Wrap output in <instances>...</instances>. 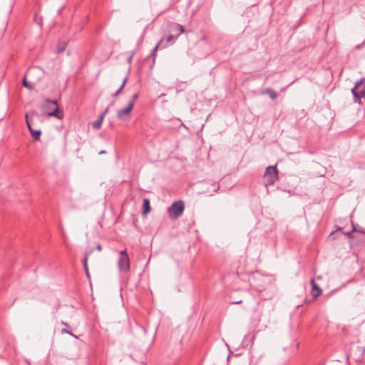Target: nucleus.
<instances>
[{"mask_svg":"<svg viewBox=\"0 0 365 365\" xmlns=\"http://www.w3.org/2000/svg\"><path fill=\"white\" fill-rule=\"evenodd\" d=\"M271 281L270 276L262 274L259 272H255L250 279L251 286L257 292L264 290Z\"/></svg>","mask_w":365,"mask_h":365,"instance_id":"nucleus-1","label":"nucleus"},{"mask_svg":"<svg viewBox=\"0 0 365 365\" xmlns=\"http://www.w3.org/2000/svg\"><path fill=\"white\" fill-rule=\"evenodd\" d=\"M42 114L47 116H54L58 119H62L63 113L59 110L56 101L46 99L41 106Z\"/></svg>","mask_w":365,"mask_h":365,"instance_id":"nucleus-2","label":"nucleus"},{"mask_svg":"<svg viewBox=\"0 0 365 365\" xmlns=\"http://www.w3.org/2000/svg\"><path fill=\"white\" fill-rule=\"evenodd\" d=\"M351 93L354 96V101L358 104H361V98L365 99V78H361L351 89Z\"/></svg>","mask_w":365,"mask_h":365,"instance_id":"nucleus-3","label":"nucleus"},{"mask_svg":"<svg viewBox=\"0 0 365 365\" xmlns=\"http://www.w3.org/2000/svg\"><path fill=\"white\" fill-rule=\"evenodd\" d=\"M185 206L182 201L175 202L168 210L169 217L171 219L178 218L182 215Z\"/></svg>","mask_w":365,"mask_h":365,"instance_id":"nucleus-4","label":"nucleus"},{"mask_svg":"<svg viewBox=\"0 0 365 365\" xmlns=\"http://www.w3.org/2000/svg\"><path fill=\"white\" fill-rule=\"evenodd\" d=\"M118 267L120 272L126 273L130 270V259L126 250L120 252L118 259Z\"/></svg>","mask_w":365,"mask_h":365,"instance_id":"nucleus-5","label":"nucleus"},{"mask_svg":"<svg viewBox=\"0 0 365 365\" xmlns=\"http://www.w3.org/2000/svg\"><path fill=\"white\" fill-rule=\"evenodd\" d=\"M278 178L277 171L275 166L267 168L264 175V183L266 186L272 185Z\"/></svg>","mask_w":365,"mask_h":365,"instance_id":"nucleus-6","label":"nucleus"},{"mask_svg":"<svg viewBox=\"0 0 365 365\" xmlns=\"http://www.w3.org/2000/svg\"><path fill=\"white\" fill-rule=\"evenodd\" d=\"M133 109V103H128L125 108L118 110V118L121 120L127 119Z\"/></svg>","mask_w":365,"mask_h":365,"instance_id":"nucleus-7","label":"nucleus"},{"mask_svg":"<svg viewBox=\"0 0 365 365\" xmlns=\"http://www.w3.org/2000/svg\"><path fill=\"white\" fill-rule=\"evenodd\" d=\"M26 124H27V126H28V128L32 135V137L35 139V140H38L39 139V137L41 135V131L40 130H34L31 125H30V123L28 120V115H26Z\"/></svg>","mask_w":365,"mask_h":365,"instance_id":"nucleus-8","label":"nucleus"},{"mask_svg":"<svg viewBox=\"0 0 365 365\" xmlns=\"http://www.w3.org/2000/svg\"><path fill=\"white\" fill-rule=\"evenodd\" d=\"M311 284L313 289V296L317 297L322 294V289L319 287L314 279L311 280Z\"/></svg>","mask_w":365,"mask_h":365,"instance_id":"nucleus-9","label":"nucleus"},{"mask_svg":"<svg viewBox=\"0 0 365 365\" xmlns=\"http://www.w3.org/2000/svg\"><path fill=\"white\" fill-rule=\"evenodd\" d=\"M171 31L178 32V36H179L181 34L184 33L185 30L182 25L174 23L171 26Z\"/></svg>","mask_w":365,"mask_h":365,"instance_id":"nucleus-10","label":"nucleus"},{"mask_svg":"<svg viewBox=\"0 0 365 365\" xmlns=\"http://www.w3.org/2000/svg\"><path fill=\"white\" fill-rule=\"evenodd\" d=\"M263 94H268L271 99L274 100L277 98V93L272 88H267L262 92Z\"/></svg>","mask_w":365,"mask_h":365,"instance_id":"nucleus-11","label":"nucleus"},{"mask_svg":"<svg viewBox=\"0 0 365 365\" xmlns=\"http://www.w3.org/2000/svg\"><path fill=\"white\" fill-rule=\"evenodd\" d=\"M178 35L176 36L173 35H170L166 38L167 44H165L162 46V48H166L168 43L173 44L177 39Z\"/></svg>","mask_w":365,"mask_h":365,"instance_id":"nucleus-12","label":"nucleus"},{"mask_svg":"<svg viewBox=\"0 0 365 365\" xmlns=\"http://www.w3.org/2000/svg\"><path fill=\"white\" fill-rule=\"evenodd\" d=\"M150 211V202L148 199L143 200V214L146 215Z\"/></svg>","mask_w":365,"mask_h":365,"instance_id":"nucleus-13","label":"nucleus"},{"mask_svg":"<svg viewBox=\"0 0 365 365\" xmlns=\"http://www.w3.org/2000/svg\"><path fill=\"white\" fill-rule=\"evenodd\" d=\"M88 258V254L86 253L84 261H83V267H84L85 272L86 274L87 277L89 278L90 277V274H89V272H88V263H87Z\"/></svg>","mask_w":365,"mask_h":365,"instance_id":"nucleus-14","label":"nucleus"},{"mask_svg":"<svg viewBox=\"0 0 365 365\" xmlns=\"http://www.w3.org/2000/svg\"><path fill=\"white\" fill-rule=\"evenodd\" d=\"M23 85L24 87L27 88L29 90H33L34 87V84L30 82H28L25 78L23 80Z\"/></svg>","mask_w":365,"mask_h":365,"instance_id":"nucleus-15","label":"nucleus"},{"mask_svg":"<svg viewBox=\"0 0 365 365\" xmlns=\"http://www.w3.org/2000/svg\"><path fill=\"white\" fill-rule=\"evenodd\" d=\"M66 46V42H61V43H59V44L58 46V48H57V52L58 53L63 52L65 50Z\"/></svg>","mask_w":365,"mask_h":365,"instance_id":"nucleus-16","label":"nucleus"},{"mask_svg":"<svg viewBox=\"0 0 365 365\" xmlns=\"http://www.w3.org/2000/svg\"><path fill=\"white\" fill-rule=\"evenodd\" d=\"M126 81H127V78H125L123 81V83L122 85L120 86V87L118 88V90L113 95V97H116L120 92L121 91L123 90V88H124L125 85V83H126Z\"/></svg>","mask_w":365,"mask_h":365,"instance_id":"nucleus-17","label":"nucleus"},{"mask_svg":"<svg viewBox=\"0 0 365 365\" xmlns=\"http://www.w3.org/2000/svg\"><path fill=\"white\" fill-rule=\"evenodd\" d=\"M92 125L95 130H98L102 125V122L101 120H98L93 122L92 123Z\"/></svg>","mask_w":365,"mask_h":365,"instance_id":"nucleus-18","label":"nucleus"},{"mask_svg":"<svg viewBox=\"0 0 365 365\" xmlns=\"http://www.w3.org/2000/svg\"><path fill=\"white\" fill-rule=\"evenodd\" d=\"M163 39H162L161 41H160L158 42V43L155 46V48L153 49L152 53H151V54H152L153 56H155V52H156V51H158V49L160 48V45L163 43Z\"/></svg>","mask_w":365,"mask_h":365,"instance_id":"nucleus-19","label":"nucleus"},{"mask_svg":"<svg viewBox=\"0 0 365 365\" xmlns=\"http://www.w3.org/2000/svg\"><path fill=\"white\" fill-rule=\"evenodd\" d=\"M138 98V94L135 93L132 96L130 101H129V103H133V107H134V103Z\"/></svg>","mask_w":365,"mask_h":365,"instance_id":"nucleus-20","label":"nucleus"},{"mask_svg":"<svg viewBox=\"0 0 365 365\" xmlns=\"http://www.w3.org/2000/svg\"><path fill=\"white\" fill-rule=\"evenodd\" d=\"M61 333L62 334H68L75 338H77V336L76 335H74L73 333H71V331H69L68 330L66 329H63L61 330Z\"/></svg>","mask_w":365,"mask_h":365,"instance_id":"nucleus-21","label":"nucleus"},{"mask_svg":"<svg viewBox=\"0 0 365 365\" xmlns=\"http://www.w3.org/2000/svg\"><path fill=\"white\" fill-rule=\"evenodd\" d=\"M105 116H106V115H105V113H102V114L101 115V116H100V118H99V119H98V120H101V121L103 123V120H104V118H105Z\"/></svg>","mask_w":365,"mask_h":365,"instance_id":"nucleus-22","label":"nucleus"},{"mask_svg":"<svg viewBox=\"0 0 365 365\" xmlns=\"http://www.w3.org/2000/svg\"><path fill=\"white\" fill-rule=\"evenodd\" d=\"M34 70H36V68H31V69H29L28 71V72L26 73V76H29L31 73V72L34 71Z\"/></svg>","mask_w":365,"mask_h":365,"instance_id":"nucleus-23","label":"nucleus"},{"mask_svg":"<svg viewBox=\"0 0 365 365\" xmlns=\"http://www.w3.org/2000/svg\"><path fill=\"white\" fill-rule=\"evenodd\" d=\"M97 250H98V251H101V250H102V247H101V245H97Z\"/></svg>","mask_w":365,"mask_h":365,"instance_id":"nucleus-24","label":"nucleus"},{"mask_svg":"<svg viewBox=\"0 0 365 365\" xmlns=\"http://www.w3.org/2000/svg\"><path fill=\"white\" fill-rule=\"evenodd\" d=\"M61 324H63V326H66V327H68V324H67L66 322H63V321H61Z\"/></svg>","mask_w":365,"mask_h":365,"instance_id":"nucleus-25","label":"nucleus"},{"mask_svg":"<svg viewBox=\"0 0 365 365\" xmlns=\"http://www.w3.org/2000/svg\"><path fill=\"white\" fill-rule=\"evenodd\" d=\"M108 110H109V109H108V108H107L103 113H105V115H106L108 113Z\"/></svg>","mask_w":365,"mask_h":365,"instance_id":"nucleus-26","label":"nucleus"},{"mask_svg":"<svg viewBox=\"0 0 365 365\" xmlns=\"http://www.w3.org/2000/svg\"><path fill=\"white\" fill-rule=\"evenodd\" d=\"M165 96V93H162L161 95H160V96H159V97H158V98H161V97H163V96Z\"/></svg>","mask_w":365,"mask_h":365,"instance_id":"nucleus-27","label":"nucleus"},{"mask_svg":"<svg viewBox=\"0 0 365 365\" xmlns=\"http://www.w3.org/2000/svg\"><path fill=\"white\" fill-rule=\"evenodd\" d=\"M104 153H106V151H104V150H102V151H101V152L99 153V154H100V155H101V154H104Z\"/></svg>","mask_w":365,"mask_h":365,"instance_id":"nucleus-28","label":"nucleus"},{"mask_svg":"<svg viewBox=\"0 0 365 365\" xmlns=\"http://www.w3.org/2000/svg\"><path fill=\"white\" fill-rule=\"evenodd\" d=\"M317 278V279H321L322 277L321 276H318Z\"/></svg>","mask_w":365,"mask_h":365,"instance_id":"nucleus-29","label":"nucleus"},{"mask_svg":"<svg viewBox=\"0 0 365 365\" xmlns=\"http://www.w3.org/2000/svg\"><path fill=\"white\" fill-rule=\"evenodd\" d=\"M132 59V56H130L129 58H128V61H130Z\"/></svg>","mask_w":365,"mask_h":365,"instance_id":"nucleus-30","label":"nucleus"}]
</instances>
